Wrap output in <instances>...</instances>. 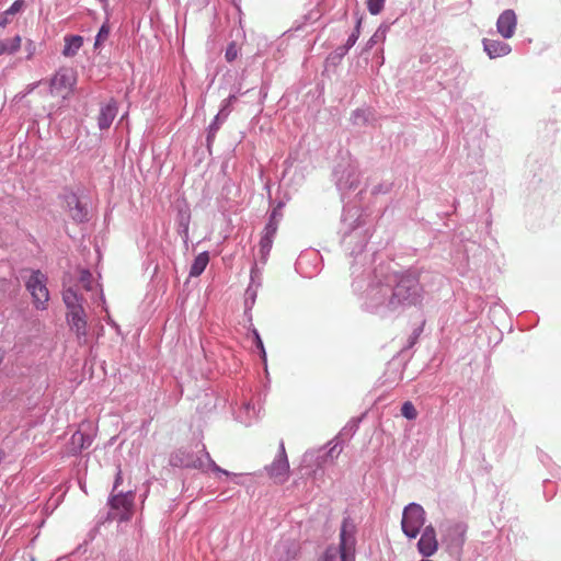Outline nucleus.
Masks as SVG:
<instances>
[{"label": "nucleus", "instance_id": "nucleus-1", "mask_svg": "<svg viewBox=\"0 0 561 561\" xmlns=\"http://www.w3.org/2000/svg\"><path fill=\"white\" fill-rule=\"evenodd\" d=\"M340 548L327 549L321 561H354L355 539L353 536V526L344 520L341 528Z\"/></svg>", "mask_w": 561, "mask_h": 561}, {"label": "nucleus", "instance_id": "nucleus-2", "mask_svg": "<svg viewBox=\"0 0 561 561\" xmlns=\"http://www.w3.org/2000/svg\"><path fill=\"white\" fill-rule=\"evenodd\" d=\"M77 84V72L72 68H60L50 80V94L61 101L67 100Z\"/></svg>", "mask_w": 561, "mask_h": 561}, {"label": "nucleus", "instance_id": "nucleus-3", "mask_svg": "<svg viewBox=\"0 0 561 561\" xmlns=\"http://www.w3.org/2000/svg\"><path fill=\"white\" fill-rule=\"evenodd\" d=\"M408 302L416 305L421 301V287L419 280L414 276H403L393 289L390 302Z\"/></svg>", "mask_w": 561, "mask_h": 561}, {"label": "nucleus", "instance_id": "nucleus-4", "mask_svg": "<svg viewBox=\"0 0 561 561\" xmlns=\"http://www.w3.org/2000/svg\"><path fill=\"white\" fill-rule=\"evenodd\" d=\"M47 278L41 271H33L28 279L26 280V289L30 291L33 304L38 310H46L48 300H49V291L46 286Z\"/></svg>", "mask_w": 561, "mask_h": 561}, {"label": "nucleus", "instance_id": "nucleus-5", "mask_svg": "<svg viewBox=\"0 0 561 561\" xmlns=\"http://www.w3.org/2000/svg\"><path fill=\"white\" fill-rule=\"evenodd\" d=\"M424 524V508L416 503L409 504L403 511L401 520V527L404 535L409 538H416Z\"/></svg>", "mask_w": 561, "mask_h": 561}, {"label": "nucleus", "instance_id": "nucleus-6", "mask_svg": "<svg viewBox=\"0 0 561 561\" xmlns=\"http://www.w3.org/2000/svg\"><path fill=\"white\" fill-rule=\"evenodd\" d=\"M268 477L276 484H284L289 478V462L284 443L279 444V450L273 462L265 468Z\"/></svg>", "mask_w": 561, "mask_h": 561}, {"label": "nucleus", "instance_id": "nucleus-7", "mask_svg": "<svg viewBox=\"0 0 561 561\" xmlns=\"http://www.w3.org/2000/svg\"><path fill=\"white\" fill-rule=\"evenodd\" d=\"M110 505L112 510L111 515L114 519L119 522H126L130 519L134 510L133 492L112 495Z\"/></svg>", "mask_w": 561, "mask_h": 561}, {"label": "nucleus", "instance_id": "nucleus-8", "mask_svg": "<svg viewBox=\"0 0 561 561\" xmlns=\"http://www.w3.org/2000/svg\"><path fill=\"white\" fill-rule=\"evenodd\" d=\"M467 526L462 523H455L447 527L444 535V542L448 550H462L466 541Z\"/></svg>", "mask_w": 561, "mask_h": 561}, {"label": "nucleus", "instance_id": "nucleus-9", "mask_svg": "<svg viewBox=\"0 0 561 561\" xmlns=\"http://www.w3.org/2000/svg\"><path fill=\"white\" fill-rule=\"evenodd\" d=\"M416 546H417V551L424 558H430L437 552L438 540H437V536H436V530L432 525H428L424 528Z\"/></svg>", "mask_w": 561, "mask_h": 561}, {"label": "nucleus", "instance_id": "nucleus-10", "mask_svg": "<svg viewBox=\"0 0 561 561\" xmlns=\"http://www.w3.org/2000/svg\"><path fill=\"white\" fill-rule=\"evenodd\" d=\"M517 18L513 10L502 12L496 22L497 32L504 38H511L516 30Z\"/></svg>", "mask_w": 561, "mask_h": 561}, {"label": "nucleus", "instance_id": "nucleus-11", "mask_svg": "<svg viewBox=\"0 0 561 561\" xmlns=\"http://www.w3.org/2000/svg\"><path fill=\"white\" fill-rule=\"evenodd\" d=\"M67 320L70 325V329L76 333V335L80 337H84L87 335V318L84 309L80 311H72L67 313Z\"/></svg>", "mask_w": 561, "mask_h": 561}, {"label": "nucleus", "instance_id": "nucleus-12", "mask_svg": "<svg viewBox=\"0 0 561 561\" xmlns=\"http://www.w3.org/2000/svg\"><path fill=\"white\" fill-rule=\"evenodd\" d=\"M117 114V103L111 100L108 103L103 105L98 116V125L101 129H107L113 123Z\"/></svg>", "mask_w": 561, "mask_h": 561}, {"label": "nucleus", "instance_id": "nucleus-13", "mask_svg": "<svg viewBox=\"0 0 561 561\" xmlns=\"http://www.w3.org/2000/svg\"><path fill=\"white\" fill-rule=\"evenodd\" d=\"M483 47L490 58L503 57L511 53V46L501 41L485 38Z\"/></svg>", "mask_w": 561, "mask_h": 561}, {"label": "nucleus", "instance_id": "nucleus-14", "mask_svg": "<svg viewBox=\"0 0 561 561\" xmlns=\"http://www.w3.org/2000/svg\"><path fill=\"white\" fill-rule=\"evenodd\" d=\"M67 205L69 207V214L73 220L82 222L87 219L88 213L76 195L72 194L68 197Z\"/></svg>", "mask_w": 561, "mask_h": 561}, {"label": "nucleus", "instance_id": "nucleus-15", "mask_svg": "<svg viewBox=\"0 0 561 561\" xmlns=\"http://www.w3.org/2000/svg\"><path fill=\"white\" fill-rule=\"evenodd\" d=\"M83 45V37L80 35H68L65 37V46L62 55L65 57H73Z\"/></svg>", "mask_w": 561, "mask_h": 561}, {"label": "nucleus", "instance_id": "nucleus-16", "mask_svg": "<svg viewBox=\"0 0 561 561\" xmlns=\"http://www.w3.org/2000/svg\"><path fill=\"white\" fill-rule=\"evenodd\" d=\"M62 299L68 308V312L80 311L82 307V297H80L73 288H67L62 293Z\"/></svg>", "mask_w": 561, "mask_h": 561}, {"label": "nucleus", "instance_id": "nucleus-17", "mask_svg": "<svg viewBox=\"0 0 561 561\" xmlns=\"http://www.w3.org/2000/svg\"><path fill=\"white\" fill-rule=\"evenodd\" d=\"M208 263H209V254H208V252L205 251V252L199 253L195 257V260H194V262H193V264L191 266L190 276L191 277L199 276L205 271V268L207 267Z\"/></svg>", "mask_w": 561, "mask_h": 561}, {"label": "nucleus", "instance_id": "nucleus-18", "mask_svg": "<svg viewBox=\"0 0 561 561\" xmlns=\"http://www.w3.org/2000/svg\"><path fill=\"white\" fill-rule=\"evenodd\" d=\"M22 37L15 35L14 37L5 41H0V56L8 54L12 55L21 48Z\"/></svg>", "mask_w": 561, "mask_h": 561}, {"label": "nucleus", "instance_id": "nucleus-19", "mask_svg": "<svg viewBox=\"0 0 561 561\" xmlns=\"http://www.w3.org/2000/svg\"><path fill=\"white\" fill-rule=\"evenodd\" d=\"M110 25L107 23H104L101 28L99 30V33L95 37L94 48H99L103 45L104 42L107 41L110 36Z\"/></svg>", "mask_w": 561, "mask_h": 561}, {"label": "nucleus", "instance_id": "nucleus-20", "mask_svg": "<svg viewBox=\"0 0 561 561\" xmlns=\"http://www.w3.org/2000/svg\"><path fill=\"white\" fill-rule=\"evenodd\" d=\"M401 414L408 420H415L417 411L411 401H405L401 407Z\"/></svg>", "mask_w": 561, "mask_h": 561}, {"label": "nucleus", "instance_id": "nucleus-21", "mask_svg": "<svg viewBox=\"0 0 561 561\" xmlns=\"http://www.w3.org/2000/svg\"><path fill=\"white\" fill-rule=\"evenodd\" d=\"M72 443L78 444L80 449H83L85 447H89L91 444L90 436L83 434L82 432H76L72 435Z\"/></svg>", "mask_w": 561, "mask_h": 561}, {"label": "nucleus", "instance_id": "nucleus-22", "mask_svg": "<svg viewBox=\"0 0 561 561\" xmlns=\"http://www.w3.org/2000/svg\"><path fill=\"white\" fill-rule=\"evenodd\" d=\"M273 237H270V236H265L263 234L261 240H260V252L262 254V256H266L271 249H272V244H273Z\"/></svg>", "mask_w": 561, "mask_h": 561}, {"label": "nucleus", "instance_id": "nucleus-23", "mask_svg": "<svg viewBox=\"0 0 561 561\" xmlns=\"http://www.w3.org/2000/svg\"><path fill=\"white\" fill-rule=\"evenodd\" d=\"M79 282L82 284V286L85 290H91L93 280H92V274L90 273V271L81 270Z\"/></svg>", "mask_w": 561, "mask_h": 561}, {"label": "nucleus", "instance_id": "nucleus-24", "mask_svg": "<svg viewBox=\"0 0 561 561\" xmlns=\"http://www.w3.org/2000/svg\"><path fill=\"white\" fill-rule=\"evenodd\" d=\"M385 5V0H368L367 1V8L368 11L376 15L381 12Z\"/></svg>", "mask_w": 561, "mask_h": 561}, {"label": "nucleus", "instance_id": "nucleus-25", "mask_svg": "<svg viewBox=\"0 0 561 561\" xmlns=\"http://www.w3.org/2000/svg\"><path fill=\"white\" fill-rule=\"evenodd\" d=\"M275 216H276V211L274 210L270 218L268 224L265 226V229H264L265 236H270V237L274 238V236L277 231V222L275 220Z\"/></svg>", "mask_w": 561, "mask_h": 561}, {"label": "nucleus", "instance_id": "nucleus-26", "mask_svg": "<svg viewBox=\"0 0 561 561\" xmlns=\"http://www.w3.org/2000/svg\"><path fill=\"white\" fill-rule=\"evenodd\" d=\"M360 20L357 21L354 32L350 35L346 41V49L353 47L359 37Z\"/></svg>", "mask_w": 561, "mask_h": 561}, {"label": "nucleus", "instance_id": "nucleus-27", "mask_svg": "<svg viewBox=\"0 0 561 561\" xmlns=\"http://www.w3.org/2000/svg\"><path fill=\"white\" fill-rule=\"evenodd\" d=\"M203 451L205 453V459H206V462L207 465L211 468V470L216 471V472H220V473H224L226 476H229V472L221 469L210 457V455L205 450V446H203Z\"/></svg>", "mask_w": 561, "mask_h": 561}, {"label": "nucleus", "instance_id": "nucleus-28", "mask_svg": "<svg viewBox=\"0 0 561 561\" xmlns=\"http://www.w3.org/2000/svg\"><path fill=\"white\" fill-rule=\"evenodd\" d=\"M24 7V0H15L12 5L7 10L8 14L12 16L19 13Z\"/></svg>", "mask_w": 561, "mask_h": 561}, {"label": "nucleus", "instance_id": "nucleus-29", "mask_svg": "<svg viewBox=\"0 0 561 561\" xmlns=\"http://www.w3.org/2000/svg\"><path fill=\"white\" fill-rule=\"evenodd\" d=\"M253 335H254L255 344H256L257 348H260L262 358H263V360H265L266 359V353H265V348H264L262 339H261V336H260V334H259V332L256 330H253Z\"/></svg>", "mask_w": 561, "mask_h": 561}, {"label": "nucleus", "instance_id": "nucleus-30", "mask_svg": "<svg viewBox=\"0 0 561 561\" xmlns=\"http://www.w3.org/2000/svg\"><path fill=\"white\" fill-rule=\"evenodd\" d=\"M11 16L7 10L0 13V27H5L11 22Z\"/></svg>", "mask_w": 561, "mask_h": 561}, {"label": "nucleus", "instance_id": "nucleus-31", "mask_svg": "<svg viewBox=\"0 0 561 561\" xmlns=\"http://www.w3.org/2000/svg\"><path fill=\"white\" fill-rule=\"evenodd\" d=\"M25 49L27 50V59H31L34 56L35 50H36V46L34 44V42L27 41V43L25 45Z\"/></svg>", "mask_w": 561, "mask_h": 561}, {"label": "nucleus", "instance_id": "nucleus-32", "mask_svg": "<svg viewBox=\"0 0 561 561\" xmlns=\"http://www.w3.org/2000/svg\"><path fill=\"white\" fill-rule=\"evenodd\" d=\"M185 466L193 468H203L205 466V461L202 458H198L196 460L187 461Z\"/></svg>", "mask_w": 561, "mask_h": 561}, {"label": "nucleus", "instance_id": "nucleus-33", "mask_svg": "<svg viewBox=\"0 0 561 561\" xmlns=\"http://www.w3.org/2000/svg\"><path fill=\"white\" fill-rule=\"evenodd\" d=\"M123 481V477H122V471L119 470L116 474V478H115V483H114V489L113 491H115L117 489V486L122 483Z\"/></svg>", "mask_w": 561, "mask_h": 561}, {"label": "nucleus", "instance_id": "nucleus-34", "mask_svg": "<svg viewBox=\"0 0 561 561\" xmlns=\"http://www.w3.org/2000/svg\"><path fill=\"white\" fill-rule=\"evenodd\" d=\"M234 56H236V54H234V53H231V50H230V49H228V50H227V53H226V58H227L228 60H232V59L234 58Z\"/></svg>", "mask_w": 561, "mask_h": 561}, {"label": "nucleus", "instance_id": "nucleus-35", "mask_svg": "<svg viewBox=\"0 0 561 561\" xmlns=\"http://www.w3.org/2000/svg\"><path fill=\"white\" fill-rule=\"evenodd\" d=\"M3 458H4V453L2 450H0V463L2 462Z\"/></svg>", "mask_w": 561, "mask_h": 561}, {"label": "nucleus", "instance_id": "nucleus-36", "mask_svg": "<svg viewBox=\"0 0 561 561\" xmlns=\"http://www.w3.org/2000/svg\"><path fill=\"white\" fill-rule=\"evenodd\" d=\"M334 449H335V447L331 448L330 451H329V455H332Z\"/></svg>", "mask_w": 561, "mask_h": 561}]
</instances>
